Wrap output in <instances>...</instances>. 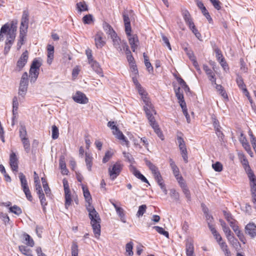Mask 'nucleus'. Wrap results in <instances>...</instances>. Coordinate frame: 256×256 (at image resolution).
<instances>
[{
  "label": "nucleus",
  "mask_w": 256,
  "mask_h": 256,
  "mask_svg": "<svg viewBox=\"0 0 256 256\" xmlns=\"http://www.w3.org/2000/svg\"><path fill=\"white\" fill-rule=\"evenodd\" d=\"M86 209L89 213L88 215L90 220V224L92 228L93 232L95 237L98 238L100 234V218L95 208L91 205V202L88 203Z\"/></svg>",
  "instance_id": "nucleus-1"
},
{
  "label": "nucleus",
  "mask_w": 256,
  "mask_h": 256,
  "mask_svg": "<svg viewBox=\"0 0 256 256\" xmlns=\"http://www.w3.org/2000/svg\"><path fill=\"white\" fill-rule=\"evenodd\" d=\"M16 30V21L12 20L10 24H5L2 26L0 30V42L4 40L5 36L10 37V39L15 38Z\"/></svg>",
  "instance_id": "nucleus-2"
},
{
  "label": "nucleus",
  "mask_w": 256,
  "mask_h": 256,
  "mask_svg": "<svg viewBox=\"0 0 256 256\" xmlns=\"http://www.w3.org/2000/svg\"><path fill=\"white\" fill-rule=\"evenodd\" d=\"M108 126L110 128L111 130H112V134L115 136L116 138L120 140H122V145H126V146H128V140L116 126V122L112 121L108 122Z\"/></svg>",
  "instance_id": "nucleus-3"
},
{
  "label": "nucleus",
  "mask_w": 256,
  "mask_h": 256,
  "mask_svg": "<svg viewBox=\"0 0 256 256\" xmlns=\"http://www.w3.org/2000/svg\"><path fill=\"white\" fill-rule=\"evenodd\" d=\"M42 66V63L40 60L35 58L32 62L30 69V82L32 84L34 83L39 74L40 68Z\"/></svg>",
  "instance_id": "nucleus-4"
},
{
  "label": "nucleus",
  "mask_w": 256,
  "mask_h": 256,
  "mask_svg": "<svg viewBox=\"0 0 256 256\" xmlns=\"http://www.w3.org/2000/svg\"><path fill=\"white\" fill-rule=\"evenodd\" d=\"M123 165L120 162H117L108 168V174L112 180H114L120 174Z\"/></svg>",
  "instance_id": "nucleus-5"
},
{
  "label": "nucleus",
  "mask_w": 256,
  "mask_h": 256,
  "mask_svg": "<svg viewBox=\"0 0 256 256\" xmlns=\"http://www.w3.org/2000/svg\"><path fill=\"white\" fill-rule=\"evenodd\" d=\"M28 85V74L26 72L23 73L20 83L18 90L19 95L24 96L26 94Z\"/></svg>",
  "instance_id": "nucleus-6"
},
{
  "label": "nucleus",
  "mask_w": 256,
  "mask_h": 256,
  "mask_svg": "<svg viewBox=\"0 0 256 256\" xmlns=\"http://www.w3.org/2000/svg\"><path fill=\"white\" fill-rule=\"evenodd\" d=\"M62 183L64 188V195H65V207L68 208V206L71 205L72 198L71 193L69 188V185L68 180L64 178L62 180Z\"/></svg>",
  "instance_id": "nucleus-7"
},
{
  "label": "nucleus",
  "mask_w": 256,
  "mask_h": 256,
  "mask_svg": "<svg viewBox=\"0 0 256 256\" xmlns=\"http://www.w3.org/2000/svg\"><path fill=\"white\" fill-rule=\"evenodd\" d=\"M28 58V52L27 50L24 51L20 56L18 60L16 62V70L20 72L22 70L23 68L25 66L27 63Z\"/></svg>",
  "instance_id": "nucleus-8"
},
{
  "label": "nucleus",
  "mask_w": 256,
  "mask_h": 256,
  "mask_svg": "<svg viewBox=\"0 0 256 256\" xmlns=\"http://www.w3.org/2000/svg\"><path fill=\"white\" fill-rule=\"evenodd\" d=\"M112 39V40L113 45L114 47L119 52H122V50H126V47L124 46V44H128L126 42L123 40L122 41L120 38L118 36L117 34L116 36H111Z\"/></svg>",
  "instance_id": "nucleus-9"
},
{
  "label": "nucleus",
  "mask_w": 256,
  "mask_h": 256,
  "mask_svg": "<svg viewBox=\"0 0 256 256\" xmlns=\"http://www.w3.org/2000/svg\"><path fill=\"white\" fill-rule=\"evenodd\" d=\"M95 44L98 48H102L106 44L104 34L102 32H98L94 38Z\"/></svg>",
  "instance_id": "nucleus-10"
},
{
  "label": "nucleus",
  "mask_w": 256,
  "mask_h": 256,
  "mask_svg": "<svg viewBox=\"0 0 256 256\" xmlns=\"http://www.w3.org/2000/svg\"><path fill=\"white\" fill-rule=\"evenodd\" d=\"M18 158L16 154L12 152L10 156V165L13 172H16L18 171Z\"/></svg>",
  "instance_id": "nucleus-11"
},
{
  "label": "nucleus",
  "mask_w": 256,
  "mask_h": 256,
  "mask_svg": "<svg viewBox=\"0 0 256 256\" xmlns=\"http://www.w3.org/2000/svg\"><path fill=\"white\" fill-rule=\"evenodd\" d=\"M72 98L75 102L78 104H86L88 102L85 94L80 92H77Z\"/></svg>",
  "instance_id": "nucleus-12"
},
{
  "label": "nucleus",
  "mask_w": 256,
  "mask_h": 256,
  "mask_svg": "<svg viewBox=\"0 0 256 256\" xmlns=\"http://www.w3.org/2000/svg\"><path fill=\"white\" fill-rule=\"evenodd\" d=\"M127 36L128 38V40L131 46V48L132 50L134 52L139 44L138 36L136 34H131L130 36Z\"/></svg>",
  "instance_id": "nucleus-13"
},
{
  "label": "nucleus",
  "mask_w": 256,
  "mask_h": 256,
  "mask_svg": "<svg viewBox=\"0 0 256 256\" xmlns=\"http://www.w3.org/2000/svg\"><path fill=\"white\" fill-rule=\"evenodd\" d=\"M130 172L136 178L140 180L142 182L147 183L150 184L146 178L143 174H142L134 166H133L131 164L130 166Z\"/></svg>",
  "instance_id": "nucleus-14"
},
{
  "label": "nucleus",
  "mask_w": 256,
  "mask_h": 256,
  "mask_svg": "<svg viewBox=\"0 0 256 256\" xmlns=\"http://www.w3.org/2000/svg\"><path fill=\"white\" fill-rule=\"evenodd\" d=\"M123 19L126 34L127 36H130V32H132V28L130 26V21L127 14H123Z\"/></svg>",
  "instance_id": "nucleus-15"
},
{
  "label": "nucleus",
  "mask_w": 256,
  "mask_h": 256,
  "mask_svg": "<svg viewBox=\"0 0 256 256\" xmlns=\"http://www.w3.org/2000/svg\"><path fill=\"white\" fill-rule=\"evenodd\" d=\"M203 69L212 84H216V78L213 70L206 64H204Z\"/></svg>",
  "instance_id": "nucleus-16"
},
{
  "label": "nucleus",
  "mask_w": 256,
  "mask_h": 256,
  "mask_svg": "<svg viewBox=\"0 0 256 256\" xmlns=\"http://www.w3.org/2000/svg\"><path fill=\"white\" fill-rule=\"evenodd\" d=\"M182 14L186 24L190 27L194 24L189 12L186 9L182 10Z\"/></svg>",
  "instance_id": "nucleus-17"
},
{
  "label": "nucleus",
  "mask_w": 256,
  "mask_h": 256,
  "mask_svg": "<svg viewBox=\"0 0 256 256\" xmlns=\"http://www.w3.org/2000/svg\"><path fill=\"white\" fill-rule=\"evenodd\" d=\"M245 228L246 233L251 238H254L256 236V226L254 224L250 223L248 224Z\"/></svg>",
  "instance_id": "nucleus-18"
},
{
  "label": "nucleus",
  "mask_w": 256,
  "mask_h": 256,
  "mask_svg": "<svg viewBox=\"0 0 256 256\" xmlns=\"http://www.w3.org/2000/svg\"><path fill=\"white\" fill-rule=\"evenodd\" d=\"M236 82L238 88L243 91V92L246 96H248L249 94V92L246 88V86L244 84L243 79L241 76H240L239 75H238L237 76L236 78Z\"/></svg>",
  "instance_id": "nucleus-19"
},
{
  "label": "nucleus",
  "mask_w": 256,
  "mask_h": 256,
  "mask_svg": "<svg viewBox=\"0 0 256 256\" xmlns=\"http://www.w3.org/2000/svg\"><path fill=\"white\" fill-rule=\"evenodd\" d=\"M150 124L152 128L154 130V132L156 134L157 136L162 140H164V136L160 129L159 128V126L158 125V124L156 122V121L155 120L153 122L150 123Z\"/></svg>",
  "instance_id": "nucleus-20"
},
{
  "label": "nucleus",
  "mask_w": 256,
  "mask_h": 256,
  "mask_svg": "<svg viewBox=\"0 0 256 256\" xmlns=\"http://www.w3.org/2000/svg\"><path fill=\"white\" fill-rule=\"evenodd\" d=\"M144 111L145 112L149 124L153 122L154 121L156 120L154 116V114H156V112L154 109V108L150 109H148V110H144Z\"/></svg>",
  "instance_id": "nucleus-21"
},
{
  "label": "nucleus",
  "mask_w": 256,
  "mask_h": 256,
  "mask_svg": "<svg viewBox=\"0 0 256 256\" xmlns=\"http://www.w3.org/2000/svg\"><path fill=\"white\" fill-rule=\"evenodd\" d=\"M15 38L10 39V37L7 36L5 42V46L4 48V54L6 55L9 52L12 46V45Z\"/></svg>",
  "instance_id": "nucleus-22"
},
{
  "label": "nucleus",
  "mask_w": 256,
  "mask_h": 256,
  "mask_svg": "<svg viewBox=\"0 0 256 256\" xmlns=\"http://www.w3.org/2000/svg\"><path fill=\"white\" fill-rule=\"evenodd\" d=\"M146 164L148 167L149 169L151 170L153 176L156 174L157 172H159L160 171L156 166L151 162L149 160L146 158L144 160Z\"/></svg>",
  "instance_id": "nucleus-23"
},
{
  "label": "nucleus",
  "mask_w": 256,
  "mask_h": 256,
  "mask_svg": "<svg viewBox=\"0 0 256 256\" xmlns=\"http://www.w3.org/2000/svg\"><path fill=\"white\" fill-rule=\"evenodd\" d=\"M92 70L98 74H102V69L101 68L98 62L96 60H94L92 62L88 63Z\"/></svg>",
  "instance_id": "nucleus-24"
},
{
  "label": "nucleus",
  "mask_w": 256,
  "mask_h": 256,
  "mask_svg": "<svg viewBox=\"0 0 256 256\" xmlns=\"http://www.w3.org/2000/svg\"><path fill=\"white\" fill-rule=\"evenodd\" d=\"M23 238L24 239V241L23 242L24 244L30 247H33L34 246V241L29 234L24 233L23 234Z\"/></svg>",
  "instance_id": "nucleus-25"
},
{
  "label": "nucleus",
  "mask_w": 256,
  "mask_h": 256,
  "mask_svg": "<svg viewBox=\"0 0 256 256\" xmlns=\"http://www.w3.org/2000/svg\"><path fill=\"white\" fill-rule=\"evenodd\" d=\"M194 248L193 244L190 241H188L186 244V256H194Z\"/></svg>",
  "instance_id": "nucleus-26"
},
{
  "label": "nucleus",
  "mask_w": 256,
  "mask_h": 256,
  "mask_svg": "<svg viewBox=\"0 0 256 256\" xmlns=\"http://www.w3.org/2000/svg\"><path fill=\"white\" fill-rule=\"evenodd\" d=\"M39 199L40 200V204L42 208V210L44 213L46 212V206L48 204V202L46 200L44 194V192L40 194H38Z\"/></svg>",
  "instance_id": "nucleus-27"
},
{
  "label": "nucleus",
  "mask_w": 256,
  "mask_h": 256,
  "mask_svg": "<svg viewBox=\"0 0 256 256\" xmlns=\"http://www.w3.org/2000/svg\"><path fill=\"white\" fill-rule=\"evenodd\" d=\"M48 50V62L50 64L52 60L54 58V46L48 44L47 46Z\"/></svg>",
  "instance_id": "nucleus-28"
},
{
  "label": "nucleus",
  "mask_w": 256,
  "mask_h": 256,
  "mask_svg": "<svg viewBox=\"0 0 256 256\" xmlns=\"http://www.w3.org/2000/svg\"><path fill=\"white\" fill-rule=\"evenodd\" d=\"M18 248L23 254L26 256H33L32 250L27 246L22 245L18 246Z\"/></svg>",
  "instance_id": "nucleus-29"
},
{
  "label": "nucleus",
  "mask_w": 256,
  "mask_h": 256,
  "mask_svg": "<svg viewBox=\"0 0 256 256\" xmlns=\"http://www.w3.org/2000/svg\"><path fill=\"white\" fill-rule=\"evenodd\" d=\"M76 9L78 12L81 13L82 12L88 11V6L84 2H80L76 4Z\"/></svg>",
  "instance_id": "nucleus-30"
},
{
  "label": "nucleus",
  "mask_w": 256,
  "mask_h": 256,
  "mask_svg": "<svg viewBox=\"0 0 256 256\" xmlns=\"http://www.w3.org/2000/svg\"><path fill=\"white\" fill-rule=\"evenodd\" d=\"M28 22L21 21L20 34L26 36L28 32Z\"/></svg>",
  "instance_id": "nucleus-31"
},
{
  "label": "nucleus",
  "mask_w": 256,
  "mask_h": 256,
  "mask_svg": "<svg viewBox=\"0 0 256 256\" xmlns=\"http://www.w3.org/2000/svg\"><path fill=\"white\" fill-rule=\"evenodd\" d=\"M19 136L20 140L28 138L27 132L24 126H21L19 129Z\"/></svg>",
  "instance_id": "nucleus-32"
},
{
  "label": "nucleus",
  "mask_w": 256,
  "mask_h": 256,
  "mask_svg": "<svg viewBox=\"0 0 256 256\" xmlns=\"http://www.w3.org/2000/svg\"><path fill=\"white\" fill-rule=\"evenodd\" d=\"M18 177L20 182L22 190L28 187L26 176L22 172L18 174Z\"/></svg>",
  "instance_id": "nucleus-33"
},
{
  "label": "nucleus",
  "mask_w": 256,
  "mask_h": 256,
  "mask_svg": "<svg viewBox=\"0 0 256 256\" xmlns=\"http://www.w3.org/2000/svg\"><path fill=\"white\" fill-rule=\"evenodd\" d=\"M104 30L106 32V34L111 36H116V32L112 28V26L108 23H104L103 25Z\"/></svg>",
  "instance_id": "nucleus-34"
},
{
  "label": "nucleus",
  "mask_w": 256,
  "mask_h": 256,
  "mask_svg": "<svg viewBox=\"0 0 256 256\" xmlns=\"http://www.w3.org/2000/svg\"><path fill=\"white\" fill-rule=\"evenodd\" d=\"M124 46L126 47V50H125L124 51L126 52V54L127 59L128 62L130 63V64L134 63V58L131 54V52L130 50L128 45L124 44Z\"/></svg>",
  "instance_id": "nucleus-35"
},
{
  "label": "nucleus",
  "mask_w": 256,
  "mask_h": 256,
  "mask_svg": "<svg viewBox=\"0 0 256 256\" xmlns=\"http://www.w3.org/2000/svg\"><path fill=\"white\" fill-rule=\"evenodd\" d=\"M82 188L86 201L88 203H90V202H92V199L88 188L85 187L84 185H82Z\"/></svg>",
  "instance_id": "nucleus-36"
},
{
  "label": "nucleus",
  "mask_w": 256,
  "mask_h": 256,
  "mask_svg": "<svg viewBox=\"0 0 256 256\" xmlns=\"http://www.w3.org/2000/svg\"><path fill=\"white\" fill-rule=\"evenodd\" d=\"M133 242H130L126 244V254L127 256H132L134 254L132 249H133Z\"/></svg>",
  "instance_id": "nucleus-37"
},
{
  "label": "nucleus",
  "mask_w": 256,
  "mask_h": 256,
  "mask_svg": "<svg viewBox=\"0 0 256 256\" xmlns=\"http://www.w3.org/2000/svg\"><path fill=\"white\" fill-rule=\"evenodd\" d=\"M34 182L37 194H40L41 193L43 192L38 176H37V177L34 178Z\"/></svg>",
  "instance_id": "nucleus-38"
},
{
  "label": "nucleus",
  "mask_w": 256,
  "mask_h": 256,
  "mask_svg": "<svg viewBox=\"0 0 256 256\" xmlns=\"http://www.w3.org/2000/svg\"><path fill=\"white\" fill-rule=\"evenodd\" d=\"M85 162L88 170L89 171H91L92 167V157L90 154L86 152V153Z\"/></svg>",
  "instance_id": "nucleus-39"
},
{
  "label": "nucleus",
  "mask_w": 256,
  "mask_h": 256,
  "mask_svg": "<svg viewBox=\"0 0 256 256\" xmlns=\"http://www.w3.org/2000/svg\"><path fill=\"white\" fill-rule=\"evenodd\" d=\"M59 165H60V168L62 170V174H66V175L68 174V170L66 168V162L63 159H62V158L60 159Z\"/></svg>",
  "instance_id": "nucleus-40"
},
{
  "label": "nucleus",
  "mask_w": 256,
  "mask_h": 256,
  "mask_svg": "<svg viewBox=\"0 0 256 256\" xmlns=\"http://www.w3.org/2000/svg\"><path fill=\"white\" fill-rule=\"evenodd\" d=\"M9 211L10 212L14 213L17 216H20L22 214V209L16 205H14L12 206H10L9 208Z\"/></svg>",
  "instance_id": "nucleus-41"
},
{
  "label": "nucleus",
  "mask_w": 256,
  "mask_h": 256,
  "mask_svg": "<svg viewBox=\"0 0 256 256\" xmlns=\"http://www.w3.org/2000/svg\"><path fill=\"white\" fill-rule=\"evenodd\" d=\"M242 163L243 167L247 174L252 172V170H251V168L246 158H244L242 159Z\"/></svg>",
  "instance_id": "nucleus-42"
},
{
  "label": "nucleus",
  "mask_w": 256,
  "mask_h": 256,
  "mask_svg": "<svg viewBox=\"0 0 256 256\" xmlns=\"http://www.w3.org/2000/svg\"><path fill=\"white\" fill-rule=\"evenodd\" d=\"M142 100L144 104V110H148V109H150L154 108L151 102L150 101V98L148 97L144 98Z\"/></svg>",
  "instance_id": "nucleus-43"
},
{
  "label": "nucleus",
  "mask_w": 256,
  "mask_h": 256,
  "mask_svg": "<svg viewBox=\"0 0 256 256\" xmlns=\"http://www.w3.org/2000/svg\"><path fill=\"white\" fill-rule=\"evenodd\" d=\"M180 150L184 160L186 163H187L188 162V156L186 146L180 148Z\"/></svg>",
  "instance_id": "nucleus-44"
},
{
  "label": "nucleus",
  "mask_w": 256,
  "mask_h": 256,
  "mask_svg": "<svg viewBox=\"0 0 256 256\" xmlns=\"http://www.w3.org/2000/svg\"><path fill=\"white\" fill-rule=\"evenodd\" d=\"M153 228L158 233L168 238L169 234L168 232L166 231L162 228L158 226H154Z\"/></svg>",
  "instance_id": "nucleus-45"
},
{
  "label": "nucleus",
  "mask_w": 256,
  "mask_h": 256,
  "mask_svg": "<svg viewBox=\"0 0 256 256\" xmlns=\"http://www.w3.org/2000/svg\"><path fill=\"white\" fill-rule=\"evenodd\" d=\"M223 213H224V216L225 218L228 221V222L230 224L231 222H234L236 221V220H235L233 218L232 214L230 212H227L226 210H223Z\"/></svg>",
  "instance_id": "nucleus-46"
},
{
  "label": "nucleus",
  "mask_w": 256,
  "mask_h": 256,
  "mask_svg": "<svg viewBox=\"0 0 256 256\" xmlns=\"http://www.w3.org/2000/svg\"><path fill=\"white\" fill-rule=\"evenodd\" d=\"M21 141L22 142L25 152L26 153H29L30 152V142L28 138L21 140Z\"/></svg>",
  "instance_id": "nucleus-47"
},
{
  "label": "nucleus",
  "mask_w": 256,
  "mask_h": 256,
  "mask_svg": "<svg viewBox=\"0 0 256 256\" xmlns=\"http://www.w3.org/2000/svg\"><path fill=\"white\" fill-rule=\"evenodd\" d=\"M52 139L56 140L58 138L59 136V131L57 126L55 125L52 126Z\"/></svg>",
  "instance_id": "nucleus-48"
},
{
  "label": "nucleus",
  "mask_w": 256,
  "mask_h": 256,
  "mask_svg": "<svg viewBox=\"0 0 256 256\" xmlns=\"http://www.w3.org/2000/svg\"><path fill=\"white\" fill-rule=\"evenodd\" d=\"M146 204H142L138 207V211L136 213V216L138 218L142 216L146 212Z\"/></svg>",
  "instance_id": "nucleus-49"
},
{
  "label": "nucleus",
  "mask_w": 256,
  "mask_h": 256,
  "mask_svg": "<svg viewBox=\"0 0 256 256\" xmlns=\"http://www.w3.org/2000/svg\"><path fill=\"white\" fill-rule=\"evenodd\" d=\"M216 88L218 92H219L220 94L224 98H228L227 94L226 92L224 90L223 87L220 84H218L216 83Z\"/></svg>",
  "instance_id": "nucleus-50"
},
{
  "label": "nucleus",
  "mask_w": 256,
  "mask_h": 256,
  "mask_svg": "<svg viewBox=\"0 0 256 256\" xmlns=\"http://www.w3.org/2000/svg\"><path fill=\"white\" fill-rule=\"evenodd\" d=\"M189 28L190 29V30L192 31V32L194 33V34L195 35V36L199 40H201L200 38L202 37L201 34L200 32L198 31V30L196 28V26L194 24L189 27Z\"/></svg>",
  "instance_id": "nucleus-51"
},
{
  "label": "nucleus",
  "mask_w": 256,
  "mask_h": 256,
  "mask_svg": "<svg viewBox=\"0 0 256 256\" xmlns=\"http://www.w3.org/2000/svg\"><path fill=\"white\" fill-rule=\"evenodd\" d=\"M126 160L131 164H132L134 162V160L132 155L128 152H122Z\"/></svg>",
  "instance_id": "nucleus-52"
},
{
  "label": "nucleus",
  "mask_w": 256,
  "mask_h": 256,
  "mask_svg": "<svg viewBox=\"0 0 256 256\" xmlns=\"http://www.w3.org/2000/svg\"><path fill=\"white\" fill-rule=\"evenodd\" d=\"M116 212L117 214L118 215L122 221L123 222H125L124 220V209L121 207L116 208Z\"/></svg>",
  "instance_id": "nucleus-53"
},
{
  "label": "nucleus",
  "mask_w": 256,
  "mask_h": 256,
  "mask_svg": "<svg viewBox=\"0 0 256 256\" xmlns=\"http://www.w3.org/2000/svg\"><path fill=\"white\" fill-rule=\"evenodd\" d=\"M72 256H78V246L76 242H73L72 247Z\"/></svg>",
  "instance_id": "nucleus-54"
},
{
  "label": "nucleus",
  "mask_w": 256,
  "mask_h": 256,
  "mask_svg": "<svg viewBox=\"0 0 256 256\" xmlns=\"http://www.w3.org/2000/svg\"><path fill=\"white\" fill-rule=\"evenodd\" d=\"M138 92V94L141 96V98L144 100V98H148L147 92L144 90L141 86L136 88Z\"/></svg>",
  "instance_id": "nucleus-55"
},
{
  "label": "nucleus",
  "mask_w": 256,
  "mask_h": 256,
  "mask_svg": "<svg viewBox=\"0 0 256 256\" xmlns=\"http://www.w3.org/2000/svg\"><path fill=\"white\" fill-rule=\"evenodd\" d=\"M0 218L3 221L5 225L8 224L10 220L8 214L4 212L0 213Z\"/></svg>",
  "instance_id": "nucleus-56"
},
{
  "label": "nucleus",
  "mask_w": 256,
  "mask_h": 256,
  "mask_svg": "<svg viewBox=\"0 0 256 256\" xmlns=\"http://www.w3.org/2000/svg\"><path fill=\"white\" fill-rule=\"evenodd\" d=\"M92 20V16L90 14H86L82 18V22L85 24H90Z\"/></svg>",
  "instance_id": "nucleus-57"
},
{
  "label": "nucleus",
  "mask_w": 256,
  "mask_h": 256,
  "mask_svg": "<svg viewBox=\"0 0 256 256\" xmlns=\"http://www.w3.org/2000/svg\"><path fill=\"white\" fill-rule=\"evenodd\" d=\"M212 167L215 171L218 172H220L222 170V165L218 162L213 164H212Z\"/></svg>",
  "instance_id": "nucleus-58"
},
{
  "label": "nucleus",
  "mask_w": 256,
  "mask_h": 256,
  "mask_svg": "<svg viewBox=\"0 0 256 256\" xmlns=\"http://www.w3.org/2000/svg\"><path fill=\"white\" fill-rule=\"evenodd\" d=\"M18 98H17V97L14 96L13 98V100H12V107H13L12 112H13L14 115V112L17 111L18 108Z\"/></svg>",
  "instance_id": "nucleus-59"
},
{
  "label": "nucleus",
  "mask_w": 256,
  "mask_h": 256,
  "mask_svg": "<svg viewBox=\"0 0 256 256\" xmlns=\"http://www.w3.org/2000/svg\"><path fill=\"white\" fill-rule=\"evenodd\" d=\"M177 80L179 84L182 86V88L185 91L189 90L190 88L188 86L186 85V82L184 81V80L181 78H178Z\"/></svg>",
  "instance_id": "nucleus-60"
},
{
  "label": "nucleus",
  "mask_w": 256,
  "mask_h": 256,
  "mask_svg": "<svg viewBox=\"0 0 256 256\" xmlns=\"http://www.w3.org/2000/svg\"><path fill=\"white\" fill-rule=\"evenodd\" d=\"M86 54L87 56V58L88 60V63L92 62L94 60L93 58L92 50L90 48H88L86 50Z\"/></svg>",
  "instance_id": "nucleus-61"
},
{
  "label": "nucleus",
  "mask_w": 256,
  "mask_h": 256,
  "mask_svg": "<svg viewBox=\"0 0 256 256\" xmlns=\"http://www.w3.org/2000/svg\"><path fill=\"white\" fill-rule=\"evenodd\" d=\"M244 150L247 152L249 155L251 156H253V152L251 150L250 146L248 142L242 145Z\"/></svg>",
  "instance_id": "nucleus-62"
},
{
  "label": "nucleus",
  "mask_w": 256,
  "mask_h": 256,
  "mask_svg": "<svg viewBox=\"0 0 256 256\" xmlns=\"http://www.w3.org/2000/svg\"><path fill=\"white\" fill-rule=\"evenodd\" d=\"M170 196L171 198L174 200L179 199V194L176 192L174 189H171L170 190Z\"/></svg>",
  "instance_id": "nucleus-63"
},
{
  "label": "nucleus",
  "mask_w": 256,
  "mask_h": 256,
  "mask_svg": "<svg viewBox=\"0 0 256 256\" xmlns=\"http://www.w3.org/2000/svg\"><path fill=\"white\" fill-rule=\"evenodd\" d=\"M112 156V153L110 151L106 152L104 157L102 158L103 163L107 162Z\"/></svg>",
  "instance_id": "nucleus-64"
}]
</instances>
